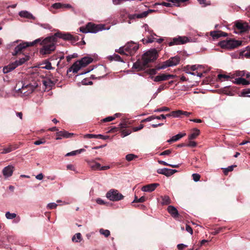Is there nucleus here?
I'll use <instances>...</instances> for the list:
<instances>
[{
    "label": "nucleus",
    "instance_id": "nucleus-16",
    "mask_svg": "<svg viewBox=\"0 0 250 250\" xmlns=\"http://www.w3.org/2000/svg\"><path fill=\"white\" fill-rule=\"evenodd\" d=\"M175 77L174 75H170V74H162L158 76H156L154 79V81L156 82L163 81L169 80V79L174 78Z\"/></svg>",
    "mask_w": 250,
    "mask_h": 250
},
{
    "label": "nucleus",
    "instance_id": "nucleus-53",
    "mask_svg": "<svg viewBox=\"0 0 250 250\" xmlns=\"http://www.w3.org/2000/svg\"><path fill=\"white\" fill-rule=\"evenodd\" d=\"M198 1L200 4H202L204 6L210 5V1L208 0L207 1V0H198Z\"/></svg>",
    "mask_w": 250,
    "mask_h": 250
},
{
    "label": "nucleus",
    "instance_id": "nucleus-37",
    "mask_svg": "<svg viewBox=\"0 0 250 250\" xmlns=\"http://www.w3.org/2000/svg\"><path fill=\"white\" fill-rule=\"evenodd\" d=\"M172 116L175 118L180 117L183 115V111L181 110H178L176 111H173L171 112Z\"/></svg>",
    "mask_w": 250,
    "mask_h": 250
},
{
    "label": "nucleus",
    "instance_id": "nucleus-14",
    "mask_svg": "<svg viewBox=\"0 0 250 250\" xmlns=\"http://www.w3.org/2000/svg\"><path fill=\"white\" fill-rule=\"evenodd\" d=\"M14 168V167L12 165H8V166L4 167L2 170L3 176L5 178L11 176L13 174Z\"/></svg>",
    "mask_w": 250,
    "mask_h": 250
},
{
    "label": "nucleus",
    "instance_id": "nucleus-4",
    "mask_svg": "<svg viewBox=\"0 0 250 250\" xmlns=\"http://www.w3.org/2000/svg\"><path fill=\"white\" fill-rule=\"evenodd\" d=\"M109 28H104V25L103 24L96 25L91 22L88 23L85 27H81L80 28L81 32L84 33H96L100 31L103 30H108Z\"/></svg>",
    "mask_w": 250,
    "mask_h": 250
},
{
    "label": "nucleus",
    "instance_id": "nucleus-31",
    "mask_svg": "<svg viewBox=\"0 0 250 250\" xmlns=\"http://www.w3.org/2000/svg\"><path fill=\"white\" fill-rule=\"evenodd\" d=\"M218 78L219 79H221L222 78H224L226 80H231L235 78V74H229V75H225V74H219Z\"/></svg>",
    "mask_w": 250,
    "mask_h": 250
},
{
    "label": "nucleus",
    "instance_id": "nucleus-15",
    "mask_svg": "<svg viewBox=\"0 0 250 250\" xmlns=\"http://www.w3.org/2000/svg\"><path fill=\"white\" fill-rule=\"evenodd\" d=\"M236 58L239 59L250 58V46H247L244 50L239 51V55Z\"/></svg>",
    "mask_w": 250,
    "mask_h": 250
},
{
    "label": "nucleus",
    "instance_id": "nucleus-59",
    "mask_svg": "<svg viewBox=\"0 0 250 250\" xmlns=\"http://www.w3.org/2000/svg\"><path fill=\"white\" fill-rule=\"evenodd\" d=\"M144 126L143 124H140L139 125V126H136V127H133V130L135 132L138 131L143 129L144 128Z\"/></svg>",
    "mask_w": 250,
    "mask_h": 250
},
{
    "label": "nucleus",
    "instance_id": "nucleus-54",
    "mask_svg": "<svg viewBox=\"0 0 250 250\" xmlns=\"http://www.w3.org/2000/svg\"><path fill=\"white\" fill-rule=\"evenodd\" d=\"M193 180L195 182H198L200 180V175L197 173H193L192 175Z\"/></svg>",
    "mask_w": 250,
    "mask_h": 250
},
{
    "label": "nucleus",
    "instance_id": "nucleus-36",
    "mask_svg": "<svg viewBox=\"0 0 250 250\" xmlns=\"http://www.w3.org/2000/svg\"><path fill=\"white\" fill-rule=\"evenodd\" d=\"M162 204L163 205H168L171 203V200L168 196H164L162 197Z\"/></svg>",
    "mask_w": 250,
    "mask_h": 250
},
{
    "label": "nucleus",
    "instance_id": "nucleus-8",
    "mask_svg": "<svg viewBox=\"0 0 250 250\" xmlns=\"http://www.w3.org/2000/svg\"><path fill=\"white\" fill-rule=\"evenodd\" d=\"M241 43V41L229 40L221 42L220 45L222 48L231 49L240 46Z\"/></svg>",
    "mask_w": 250,
    "mask_h": 250
},
{
    "label": "nucleus",
    "instance_id": "nucleus-21",
    "mask_svg": "<svg viewBox=\"0 0 250 250\" xmlns=\"http://www.w3.org/2000/svg\"><path fill=\"white\" fill-rule=\"evenodd\" d=\"M167 209L168 212L173 217L177 218L179 217L178 211L174 207L172 206H169L167 207Z\"/></svg>",
    "mask_w": 250,
    "mask_h": 250
},
{
    "label": "nucleus",
    "instance_id": "nucleus-46",
    "mask_svg": "<svg viewBox=\"0 0 250 250\" xmlns=\"http://www.w3.org/2000/svg\"><path fill=\"white\" fill-rule=\"evenodd\" d=\"M135 158H137V156L133 154H127L125 157L126 160L128 161H131L133 160Z\"/></svg>",
    "mask_w": 250,
    "mask_h": 250
},
{
    "label": "nucleus",
    "instance_id": "nucleus-19",
    "mask_svg": "<svg viewBox=\"0 0 250 250\" xmlns=\"http://www.w3.org/2000/svg\"><path fill=\"white\" fill-rule=\"evenodd\" d=\"M159 184L157 183L151 184L143 186L142 190L144 192H152L154 191Z\"/></svg>",
    "mask_w": 250,
    "mask_h": 250
},
{
    "label": "nucleus",
    "instance_id": "nucleus-45",
    "mask_svg": "<svg viewBox=\"0 0 250 250\" xmlns=\"http://www.w3.org/2000/svg\"><path fill=\"white\" fill-rule=\"evenodd\" d=\"M146 198L144 196H142L140 198H138L137 197L135 196V199H134V201H133V203H138V202L143 203V202H145L146 201Z\"/></svg>",
    "mask_w": 250,
    "mask_h": 250
},
{
    "label": "nucleus",
    "instance_id": "nucleus-29",
    "mask_svg": "<svg viewBox=\"0 0 250 250\" xmlns=\"http://www.w3.org/2000/svg\"><path fill=\"white\" fill-rule=\"evenodd\" d=\"M29 59V57L28 56H25L24 57L19 59V60H17L14 62L13 63L15 65H16V67L19 65H21L24 63L25 62L27 61Z\"/></svg>",
    "mask_w": 250,
    "mask_h": 250
},
{
    "label": "nucleus",
    "instance_id": "nucleus-7",
    "mask_svg": "<svg viewBox=\"0 0 250 250\" xmlns=\"http://www.w3.org/2000/svg\"><path fill=\"white\" fill-rule=\"evenodd\" d=\"M40 39H38L35 40L34 42H24L21 43H20L18 45H17L14 49V52L12 53V55L13 56H16L17 54L21 53V52L26 48L27 47L30 46H33L36 43L39 42H41Z\"/></svg>",
    "mask_w": 250,
    "mask_h": 250
},
{
    "label": "nucleus",
    "instance_id": "nucleus-6",
    "mask_svg": "<svg viewBox=\"0 0 250 250\" xmlns=\"http://www.w3.org/2000/svg\"><path fill=\"white\" fill-rule=\"evenodd\" d=\"M158 54L156 49H153L148 50L145 53L142 57L144 64L146 65L148 63L153 62L157 58Z\"/></svg>",
    "mask_w": 250,
    "mask_h": 250
},
{
    "label": "nucleus",
    "instance_id": "nucleus-49",
    "mask_svg": "<svg viewBox=\"0 0 250 250\" xmlns=\"http://www.w3.org/2000/svg\"><path fill=\"white\" fill-rule=\"evenodd\" d=\"M235 167V166H229L228 167L225 168L224 170V174L225 175H227L229 172L232 171L233 169V167Z\"/></svg>",
    "mask_w": 250,
    "mask_h": 250
},
{
    "label": "nucleus",
    "instance_id": "nucleus-22",
    "mask_svg": "<svg viewBox=\"0 0 250 250\" xmlns=\"http://www.w3.org/2000/svg\"><path fill=\"white\" fill-rule=\"evenodd\" d=\"M232 82L234 83L242 84L244 85H247L250 84V82L242 78L235 79L234 81H232Z\"/></svg>",
    "mask_w": 250,
    "mask_h": 250
},
{
    "label": "nucleus",
    "instance_id": "nucleus-3",
    "mask_svg": "<svg viewBox=\"0 0 250 250\" xmlns=\"http://www.w3.org/2000/svg\"><path fill=\"white\" fill-rule=\"evenodd\" d=\"M93 61V59L90 57H84L74 63L70 68L69 71H72L73 73H76L81 68L85 67L92 62Z\"/></svg>",
    "mask_w": 250,
    "mask_h": 250
},
{
    "label": "nucleus",
    "instance_id": "nucleus-40",
    "mask_svg": "<svg viewBox=\"0 0 250 250\" xmlns=\"http://www.w3.org/2000/svg\"><path fill=\"white\" fill-rule=\"evenodd\" d=\"M99 231L101 234L104 235L105 237H108L110 234V231L108 229H101Z\"/></svg>",
    "mask_w": 250,
    "mask_h": 250
},
{
    "label": "nucleus",
    "instance_id": "nucleus-26",
    "mask_svg": "<svg viewBox=\"0 0 250 250\" xmlns=\"http://www.w3.org/2000/svg\"><path fill=\"white\" fill-rule=\"evenodd\" d=\"M16 68V65L12 62L9 65L5 66L3 68V72L4 73H7L14 70Z\"/></svg>",
    "mask_w": 250,
    "mask_h": 250
},
{
    "label": "nucleus",
    "instance_id": "nucleus-35",
    "mask_svg": "<svg viewBox=\"0 0 250 250\" xmlns=\"http://www.w3.org/2000/svg\"><path fill=\"white\" fill-rule=\"evenodd\" d=\"M169 169L167 168H161L158 169L157 170V172L159 174H162L163 175H165L167 176H169V171H168Z\"/></svg>",
    "mask_w": 250,
    "mask_h": 250
},
{
    "label": "nucleus",
    "instance_id": "nucleus-58",
    "mask_svg": "<svg viewBox=\"0 0 250 250\" xmlns=\"http://www.w3.org/2000/svg\"><path fill=\"white\" fill-rule=\"evenodd\" d=\"M172 152V150L170 149H167L166 150L164 151L163 152H161L160 155L161 156L163 155H168L170 154Z\"/></svg>",
    "mask_w": 250,
    "mask_h": 250
},
{
    "label": "nucleus",
    "instance_id": "nucleus-25",
    "mask_svg": "<svg viewBox=\"0 0 250 250\" xmlns=\"http://www.w3.org/2000/svg\"><path fill=\"white\" fill-rule=\"evenodd\" d=\"M62 9V3L57 2L53 4L49 8V10L53 13H55L56 9Z\"/></svg>",
    "mask_w": 250,
    "mask_h": 250
},
{
    "label": "nucleus",
    "instance_id": "nucleus-23",
    "mask_svg": "<svg viewBox=\"0 0 250 250\" xmlns=\"http://www.w3.org/2000/svg\"><path fill=\"white\" fill-rule=\"evenodd\" d=\"M89 167L94 170H100L101 168V165L94 161L88 162Z\"/></svg>",
    "mask_w": 250,
    "mask_h": 250
},
{
    "label": "nucleus",
    "instance_id": "nucleus-50",
    "mask_svg": "<svg viewBox=\"0 0 250 250\" xmlns=\"http://www.w3.org/2000/svg\"><path fill=\"white\" fill-rule=\"evenodd\" d=\"M131 133V131L130 130H123L121 131V135L123 137H125L129 134H130Z\"/></svg>",
    "mask_w": 250,
    "mask_h": 250
},
{
    "label": "nucleus",
    "instance_id": "nucleus-43",
    "mask_svg": "<svg viewBox=\"0 0 250 250\" xmlns=\"http://www.w3.org/2000/svg\"><path fill=\"white\" fill-rule=\"evenodd\" d=\"M109 58L111 60H115V61H120V62H123V60L121 59V57L117 54H114L112 56H110L109 57Z\"/></svg>",
    "mask_w": 250,
    "mask_h": 250
},
{
    "label": "nucleus",
    "instance_id": "nucleus-64",
    "mask_svg": "<svg viewBox=\"0 0 250 250\" xmlns=\"http://www.w3.org/2000/svg\"><path fill=\"white\" fill-rule=\"evenodd\" d=\"M186 229L188 232H189L191 234H192L193 233L192 229L189 225H186Z\"/></svg>",
    "mask_w": 250,
    "mask_h": 250
},
{
    "label": "nucleus",
    "instance_id": "nucleus-12",
    "mask_svg": "<svg viewBox=\"0 0 250 250\" xmlns=\"http://www.w3.org/2000/svg\"><path fill=\"white\" fill-rule=\"evenodd\" d=\"M153 11V10H148L140 14H129L128 15V17L130 20H133L136 18L142 19L146 17L149 13H151Z\"/></svg>",
    "mask_w": 250,
    "mask_h": 250
},
{
    "label": "nucleus",
    "instance_id": "nucleus-28",
    "mask_svg": "<svg viewBox=\"0 0 250 250\" xmlns=\"http://www.w3.org/2000/svg\"><path fill=\"white\" fill-rule=\"evenodd\" d=\"M19 15L21 17L27 18L29 19H34L35 18L29 12L26 11H21L19 12Z\"/></svg>",
    "mask_w": 250,
    "mask_h": 250
},
{
    "label": "nucleus",
    "instance_id": "nucleus-51",
    "mask_svg": "<svg viewBox=\"0 0 250 250\" xmlns=\"http://www.w3.org/2000/svg\"><path fill=\"white\" fill-rule=\"evenodd\" d=\"M58 206V205L55 203H50L47 204V208L48 209H53L56 208V207Z\"/></svg>",
    "mask_w": 250,
    "mask_h": 250
},
{
    "label": "nucleus",
    "instance_id": "nucleus-57",
    "mask_svg": "<svg viewBox=\"0 0 250 250\" xmlns=\"http://www.w3.org/2000/svg\"><path fill=\"white\" fill-rule=\"evenodd\" d=\"M84 138H97V136L95 134H86L83 136Z\"/></svg>",
    "mask_w": 250,
    "mask_h": 250
},
{
    "label": "nucleus",
    "instance_id": "nucleus-20",
    "mask_svg": "<svg viewBox=\"0 0 250 250\" xmlns=\"http://www.w3.org/2000/svg\"><path fill=\"white\" fill-rule=\"evenodd\" d=\"M54 37L62 38L65 40H73L74 39L73 36L69 33L62 34L61 33H57L55 34Z\"/></svg>",
    "mask_w": 250,
    "mask_h": 250
},
{
    "label": "nucleus",
    "instance_id": "nucleus-60",
    "mask_svg": "<svg viewBox=\"0 0 250 250\" xmlns=\"http://www.w3.org/2000/svg\"><path fill=\"white\" fill-rule=\"evenodd\" d=\"M42 68H45L47 70H50L52 69V67L51 66V64L49 62H47L45 63V65L44 66H43Z\"/></svg>",
    "mask_w": 250,
    "mask_h": 250
},
{
    "label": "nucleus",
    "instance_id": "nucleus-44",
    "mask_svg": "<svg viewBox=\"0 0 250 250\" xmlns=\"http://www.w3.org/2000/svg\"><path fill=\"white\" fill-rule=\"evenodd\" d=\"M17 216V214L15 213H10L7 211L5 213V217L8 219H12L15 218Z\"/></svg>",
    "mask_w": 250,
    "mask_h": 250
},
{
    "label": "nucleus",
    "instance_id": "nucleus-11",
    "mask_svg": "<svg viewBox=\"0 0 250 250\" xmlns=\"http://www.w3.org/2000/svg\"><path fill=\"white\" fill-rule=\"evenodd\" d=\"M188 42V39L186 37H178L174 38L168 44L169 46L184 44Z\"/></svg>",
    "mask_w": 250,
    "mask_h": 250
},
{
    "label": "nucleus",
    "instance_id": "nucleus-18",
    "mask_svg": "<svg viewBox=\"0 0 250 250\" xmlns=\"http://www.w3.org/2000/svg\"><path fill=\"white\" fill-rule=\"evenodd\" d=\"M235 26L238 32L240 33L246 32L249 28L248 24L246 22L242 23L241 22H237L235 23Z\"/></svg>",
    "mask_w": 250,
    "mask_h": 250
},
{
    "label": "nucleus",
    "instance_id": "nucleus-42",
    "mask_svg": "<svg viewBox=\"0 0 250 250\" xmlns=\"http://www.w3.org/2000/svg\"><path fill=\"white\" fill-rule=\"evenodd\" d=\"M16 148V147L13 148L11 146H9L8 147L3 148V151L1 152V153L6 154L11 152Z\"/></svg>",
    "mask_w": 250,
    "mask_h": 250
},
{
    "label": "nucleus",
    "instance_id": "nucleus-47",
    "mask_svg": "<svg viewBox=\"0 0 250 250\" xmlns=\"http://www.w3.org/2000/svg\"><path fill=\"white\" fill-rule=\"evenodd\" d=\"M170 110V109L167 107H162L160 108H158L155 109L154 111L155 112H163V111H168Z\"/></svg>",
    "mask_w": 250,
    "mask_h": 250
},
{
    "label": "nucleus",
    "instance_id": "nucleus-17",
    "mask_svg": "<svg viewBox=\"0 0 250 250\" xmlns=\"http://www.w3.org/2000/svg\"><path fill=\"white\" fill-rule=\"evenodd\" d=\"M74 135L73 133H69L66 131H60L56 133V139L61 140L62 138H68Z\"/></svg>",
    "mask_w": 250,
    "mask_h": 250
},
{
    "label": "nucleus",
    "instance_id": "nucleus-24",
    "mask_svg": "<svg viewBox=\"0 0 250 250\" xmlns=\"http://www.w3.org/2000/svg\"><path fill=\"white\" fill-rule=\"evenodd\" d=\"M210 35L213 39H217L220 37H226L227 34L222 31H213L210 32Z\"/></svg>",
    "mask_w": 250,
    "mask_h": 250
},
{
    "label": "nucleus",
    "instance_id": "nucleus-9",
    "mask_svg": "<svg viewBox=\"0 0 250 250\" xmlns=\"http://www.w3.org/2000/svg\"><path fill=\"white\" fill-rule=\"evenodd\" d=\"M106 197L112 201H118L123 199L124 196L117 190L110 189L106 193Z\"/></svg>",
    "mask_w": 250,
    "mask_h": 250
},
{
    "label": "nucleus",
    "instance_id": "nucleus-5",
    "mask_svg": "<svg viewBox=\"0 0 250 250\" xmlns=\"http://www.w3.org/2000/svg\"><path fill=\"white\" fill-rule=\"evenodd\" d=\"M38 85L36 83L33 84H23L21 88H18L17 90L19 95L21 96H27L32 93L33 91L38 87Z\"/></svg>",
    "mask_w": 250,
    "mask_h": 250
},
{
    "label": "nucleus",
    "instance_id": "nucleus-56",
    "mask_svg": "<svg viewBox=\"0 0 250 250\" xmlns=\"http://www.w3.org/2000/svg\"><path fill=\"white\" fill-rule=\"evenodd\" d=\"M115 119V117L113 116H109L108 117L105 118L103 120L104 122H107L113 121Z\"/></svg>",
    "mask_w": 250,
    "mask_h": 250
},
{
    "label": "nucleus",
    "instance_id": "nucleus-2",
    "mask_svg": "<svg viewBox=\"0 0 250 250\" xmlns=\"http://www.w3.org/2000/svg\"><path fill=\"white\" fill-rule=\"evenodd\" d=\"M138 48V44L131 42L126 43L124 47H121L118 50H116V51L121 55L132 56L136 52Z\"/></svg>",
    "mask_w": 250,
    "mask_h": 250
},
{
    "label": "nucleus",
    "instance_id": "nucleus-63",
    "mask_svg": "<svg viewBox=\"0 0 250 250\" xmlns=\"http://www.w3.org/2000/svg\"><path fill=\"white\" fill-rule=\"evenodd\" d=\"M96 202L99 205H104L105 204V202L103 199L99 198L96 199Z\"/></svg>",
    "mask_w": 250,
    "mask_h": 250
},
{
    "label": "nucleus",
    "instance_id": "nucleus-13",
    "mask_svg": "<svg viewBox=\"0 0 250 250\" xmlns=\"http://www.w3.org/2000/svg\"><path fill=\"white\" fill-rule=\"evenodd\" d=\"M201 67L202 65L199 64H195L192 65H188L184 67V71L187 74L194 76L196 75V73L191 72V71H194Z\"/></svg>",
    "mask_w": 250,
    "mask_h": 250
},
{
    "label": "nucleus",
    "instance_id": "nucleus-61",
    "mask_svg": "<svg viewBox=\"0 0 250 250\" xmlns=\"http://www.w3.org/2000/svg\"><path fill=\"white\" fill-rule=\"evenodd\" d=\"M119 126L121 128H125L127 127L128 125L127 122H123L119 124Z\"/></svg>",
    "mask_w": 250,
    "mask_h": 250
},
{
    "label": "nucleus",
    "instance_id": "nucleus-41",
    "mask_svg": "<svg viewBox=\"0 0 250 250\" xmlns=\"http://www.w3.org/2000/svg\"><path fill=\"white\" fill-rule=\"evenodd\" d=\"M158 163L159 164H161V165H163L164 166H170L173 168H177V167H179V165H171V164H168L165 161H158Z\"/></svg>",
    "mask_w": 250,
    "mask_h": 250
},
{
    "label": "nucleus",
    "instance_id": "nucleus-52",
    "mask_svg": "<svg viewBox=\"0 0 250 250\" xmlns=\"http://www.w3.org/2000/svg\"><path fill=\"white\" fill-rule=\"evenodd\" d=\"M246 72L244 71H237L234 74H235V77L236 76H245Z\"/></svg>",
    "mask_w": 250,
    "mask_h": 250
},
{
    "label": "nucleus",
    "instance_id": "nucleus-39",
    "mask_svg": "<svg viewBox=\"0 0 250 250\" xmlns=\"http://www.w3.org/2000/svg\"><path fill=\"white\" fill-rule=\"evenodd\" d=\"M42 83L46 88L50 89L52 85V83L50 80H44Z\"/></svg>",
    "mask_w": 250,
    "mask_h": 250
},
{
    "label": "nucleus",
    "instance_id": "nucleus-48",
    "mask_svg": "<svg viewBox=\"0 0 250 250\" xmlns=\"http://www.w3.org/2000/svg\"><path fill=\"white\" fill-rule=\"evenodd\" d=\"M62 9H71L72 11H74V8L72 6L68 3H62Z\"/></svg>",
    "mask_w": 250,
    "mask_h": 250
},
{
    "label": "nucleus",
    "instance_id": "nucleus-10",
    "mask_svg": "<svg viewBox=\"0 0 250 250\" xmlns=\"http://www.w3.org/2000/svg\"><path fill=\"white\" fill-rule=\"evenodd\" d=\"M180 62V58L177 56L172 57L169 60L163 62L161 66L158 68V69L166 68L167 67L173 66L178 64Z\"/></svg>",
    "mask_w": 250,
    "mask_h": 250
},
{
    "label": "nucleus",
    "instance_id": "nucleus-38",
    "mask_svg": "<svg viewBox=\"0 0 250 250\" xmlns=\"http://www.w3.org/2000/svg\"><path fill=\"white\" fill-rule=\"evenodd\" d=\"M188 0H167L168 1L171 2L173 4L176 6H179L180 3L181 2H184Z\"/></svg>",
    "mask_w": 250,
    "mask_h": 250
},
{
    "label": "nucleus",
    "instance_id": "nucleus-34",
    "mask_svg": "<svg viewBox=\"0 0 250 250\" xmlns=\"http://www.w3.org/2000/svg\"><path fill=\"white\" fill-rule=\"evenodd\" d=\"M82 240V235L80 233L75 234L72 238V241L74 242H80Z\"/></svg>",
    "mask_w": 250,
    "mask_h": 250
},
{
    "label": "nucleus",
    "instance_id": "nucleus-62",
    "mask_svg": "<svg viewBox=\"0 0 250 250\" xmlns=\"http://www.w3.org/2000/svg\"><path fill=\"white\" fill-rule=\"evenodd\" d=\"M154 119H155L154 115H152V116L148 117V118H147L145 119H144L142 121V122H149V121H151V120H154Z\"/></svg>",
    "mask_w": 250,
    "mask_h": 250
},
{
    "label": "nucleus",
    "instance_id": "nucleus-55",
    "mask_svg": "<svg viewBox=\"0 0 250 250\" xmlns=\"http://www.w3.org/2000/svg\"><path fill=\"white\" fill-rule=\"evenodd\" d=\"M45 143V140L44 139H42L36 141L34 142V144L37 146L41 145V144H44Z\"/></svg>",
    "mask_w": 250,
    "mask_h": 250
},
{
    "label": "nucleus",
    "instance_id": "nucleus-1",
    "mask_svg": "<svg viewBox=\"0 0 250 250\" xmlns=\"http://www.w3.org/2000/svg\"><path fill=\"white\" fill-rule=\"evenodd\" d=\"M56 42L55 37L52 36L46 38L42 40L41 44L42 46L40 52L42 55L49 54L55 49V43Z\"/></svg>",
    "mask_w": 250,
    "mask_h": 250
},
{
    "label": "nucleus",
    "instance_id": "nucleus-32",
    "mask_svg": "<svg viewBox=\"0 0 250 250\" xmlns=\"http://www.w3.org/2000/svg\"><path fill=\"white\" fill-rule=\"evenodd\" d=\"M146 65L144 64V62L143 61V63H142L140 62H136L133 64V68L137 69L138 71L141 70L143 69V68L146 66Z\"/></svg>",
    "mask_w": 250,
    "mask_h": 250
},
{
    "label": "nucleus",
    "instance_id": "nucleus-30",
    "mask_svg": "<svg viewBox=\"0 0 250 250\" xmlns=\"http://www.w3.org/2000/svg\"><path fill=\"white\" fill-rule=\"evenodd\" d=\"M200 134V130L197 128H194L191 133L188 136V139L192 140L195 139Z\"/></svg>",
    "mask_w": 250,
    "mask_h": 250
},
{
    "label": "nucleus",
    "instance_id": "nucleus-27",
    "mask_svg": "<svg viewBox=\"0 0 250 250\" xmlns=\"http://www.w3.org/2000/svg\"><path fill=\"white\" fill-rule=\"evenodd\" d=\"M186 134L185 133H179V134L173 136L169 140H167V142L168 143H170L173 142H176V141L179 140V139H180L181 138H182V137L186 136Z\"/></svg>",
    "mask_w": 250,
    "mask_h": 250
},
{
    "label": "nucleus",
    "instance_id": "nucleus-33",
    "mask_svg": "<svg viewBox=\"0 0 250 250\" xmlns=\"http://www.w3.org/2000/svg\"><path fill=\"white\" fill-rule=\"evenodd\" d=\"M85 150L83 148L78 149L76 150L72 151L70 152L67 153L65 156H74L78 154H80L81 153L84 152Z\"/></svg>",
    "mask_w": 250,
    "mask_h": 250
}]
</instances>
